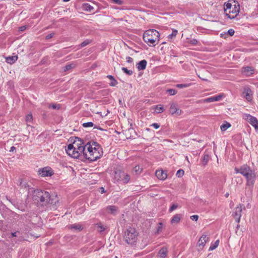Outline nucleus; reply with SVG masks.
<instances>
[{"label": "nucleus", "instance_id": "1", "mask_svg": "<svg viewBox=\"0 0 258 258\" xmlns=\"http://www.w3.org/2000/svg\"><path fill=\"white\" fill-rule=\"evenodd\" d=\"M102 155V148L97 142H90L86 144L84 158L91 161H94L100 158Z\"/></svg>", "mask_w": 258, "mask_h": 258}, {"label": "nucleus", "instance_id": "2", "mask_svg": "<svg viewBox=\"0 0 258 258\" xmlns=\"http://www.w3.org/2000/svg\"><path fill=\"white\" fill-rule=\"evenodd\" d=\"M29 194L31 191L32 194L31 198L34 203L39 204L41 206H46L48 204H52L54 202L53 199H51L49 192L42 190H33L32 188L28 189Z\"/></svg>", "mask_w": 258, "mask_h": 258}, {"label": "nucleus", "instance_id": "3", "mask_svg": "<svg viewBox=\"0 0 258 258\" xmlns=\"http://www.w3.org/2000/svg\"><path fill=\"white\" fill-rule=\"evenodd\" d=\"M159 33L156 30H148L143 35V39L147 44L156 45L155 42L159 41Z\"/></svg>", "mask_w": 258, "mask_h": 258}, {"label": "nucleus", "instance_id": "4", "mask_svg": "<svg viewBox=\"0 0 258 258\" xmlns=\"http://www.w3.org/2000/svg\"><path fill=\"white\" fill-rule=\"evenodd\" d=\"M239 12V5L235 4L232 5L230 3H227L225 5L224 12L227 17L230 19L235 18Z\"/></svg>", "mask_w": 258, "mask_h": 258}, {"label": "nucleus", "instance_id": "5", "mask_svg": "<svg viewBox=\"0 0 258 258\" xmlns=\"http://www.w3.org/2000/svg\"><path fill=\"white\" fill-rule=\"evenodd\" d=\"M137 232L133 228H129L124 232V239L128 244L134 245L137 240Z\"/></svg>", "mask_w": 258, "mask_h": 258}, {"label": "nucleus", "instance_id": "6", "mask_svg": "<svg viewBox=\"0 0 258 258\" xmlns=\"http://www.w3.org/2000/svg\"><path fill=\"white\" fill-rule=\"evenodd\" d=\"M86 145L85 146L80 147L79 148H75L74 150L71 149L69 150V149H67L66 152L67 154L71 156L72 158H77V159H82L84 158V152L85 151Z\"/></svg>", "mask_w": 258, "mask_h": 258}, {"label": "nucleus", "instance_id": "7", "mask_svg": "<svg viewBox=\"0 0 258 258\" xmlns=\"http://www.w3.org/2000/svg\"><path fill=\"white\" fill-rule=\"evenodd\" d=\"M235 171L236 173H239L246 177H252L255 176L254 171L247 164L243 165L240 168H235Z\"/></svg>", "mask_w": 258, "mask_h": 258}, {"label": "nucleus", "instance_id": "8", "mask_svg": "<svg viewBox=\"0 0 258 258\" xmlns=\"http://www.w3.org/2000/svg\"><path fill=\"white\" fill-rule=\"evenodd\" d=\"M243 118L246 120L256 131H258V120L255 117L251 116L249 114H244Z\"/></svg>", "mask_w": 258, "mask_h": 258}, {"label": "nucleus", "instance_id": "9", "mask_svg": "<svg viewBox=\"0 0 258 258\" xmlns=\"http://www.w3.org/2000/svg\"><path fill=\"white\" fill-rule=\"evenodd\" d=\"M38 173L42 177L51 176L53 175L54 172L52 169L49 166H46L40 168L38 170Z\"/></svg>", "mask_w": 258, "mask_h": 258}, {"label": "nucleus", "instance_id": "10", "mask_svg": "<svg viewBox=\"0 0 258 258\" xmlns=\"http://www.w3.org/2000/svg\"><path fill=\"white\" fill-rule=\"evenodd\" d=\"M243 208H245L244 206L243 205L239 204L234 209L232 215L235 219L236 222L237 223H239L240 222Z\"/></svg>", "mask_w": 258, "mask_h": 258}, {"label": "nucleus", "instance_id": "11", "mask_svg": "<svg viewBox=\"0 0 258 258\" xmlns=\"http://www.w3.org/2000/svg\"><path fill=\"white\" fill-rule=\"evenodd\" d=\"M84 142L82 140L78 137H75V139L74 140L73 143L72 144H70L68 146L67 149L70 150L75 149V148H79L80 147L85 146Z\"/></svg>", "mask_w": 258, "mask_h": 258}, {"label": "nucleus", "instance_id": "12", "mask_svg": "<svg viewBox=\"0 0 258 258\" xmlns=\"http://www.w3.org/2000/svg\"><path fill=\"white\" fill-rule=\"evenodd\" d=\"M241 72L243 76L249 77L254 74V69L251 67H244L242 68Z\"/></svg>", "mask_w": 258, "mask_h": 258}, {"label": "nucleus", "instance_id": "13", "mask_svg": "<svg viewBox=\"0 0 258 258\" xmlns=\"http://www.w3.org/2000/svg\"><path fill=\"white\" fill-rule=\"evenodd\" d=\"M169 111L171 114L176 115H180L182 112V111L178 107L177 105L174 103L171 104Z\"/></svg>", "mask_w": 258, "mask_h": 258}, {"label": "nucleus", "instance_id": "14", "mask_svg": "<svg viewBox=\"0 0 258 258\" xmlns=\"http://www.w3.org/2000/svg\"><path fill=\"white\" fill-rule=\"evenodd\" d=\"M209 240V237L206 235H203L198 242V246L202 249L205 245L206 242Z\"/></svg>", "mask_w": 258, "mask_h": 258}, {"label": "nucleus", "instance_id": "15", "mask_svg": "<svg viewBox=\"0 0 258 258\" xmlns=\"http://www.w3.org/2000/svg\"><path fill=\"white\" fill-rule=\"evenodd\" d=\"M244 98L248 101L250 102L252 99V93L250 89L248 87H245L243 92Z\"/></svg>", "mask_w": 258, "mask_h": 258}, {"label": "nucleus", "instance_id": "16", "mask_svg": "<svg viewBox=\"0 0 258 258\" xmlns=\"http://www.w3.org/2000/svg\"><path fill=\"white\" fill-rule=\"evenodd\" d=\"M147 62L143 59L137 64V67L139 71L144 70L147 66Z\"/></svg>", "mask_w": 258, "mask_h": 258}, {"label": "nucleus", "instance_id": "17", "mask_svg": "<svg viewBox=\"0 0 258 258\" xmlns=\"http://www.w3.org/2000/svg\"><path fill=\"white\" fill-rule=\"evenodd\" d=\"M115 177H128L129 175L125 173L123 171L120 169H117L114 172Z\"/></svg>", "mask_w": 258, "mask_h": 258}, {"label": "nucleus", "instance_id": "18", "mask_svg": "<svg viewBox=\"0 0 258 258\" xmlns=\"http://www.w3.org/2000/svg\"><path fill=\"white\" fill-rule=\"evenodd\" d=\"M222 95H218L216 96H212L204 100L205 102H212L214 101H217L221 99Z\"/></svg>", "mask_w": 258, "mask_h": 258}, {"label": "nucleus", "instance_id": "19", "mask_svg": "<svg viewBox=\"0 0 258 258\" xmlns=\"http://www.w3.org/2000/svg\"><path fill=\"white\" fill-rule=\"evenodd\" d=\"M69 228L74 231H80L83 229L82 225L79 224H74L69 226Z\"/></svg>", "mask_w": 258, "mask_h": 258}, {"label": "nucleus", "instance_id": "20", "mask_svg": "<svg viewBox=\"0 0 258 258\" xmlns=\"http://www.w3.org/2000/svg\"><path fill=\"white\" fill-rule=\"evenodd\" d=\"M118 208L115 206H109L106 207V210L108 213L114 214L117 211Z\"/></svg>", "mask_w": 258, "mask_h": 258}, {"label": "nucleus", "instance_id": "21", "mask_svg": "<svg viewBox=\"0 0 258 258\" xmlns=\"http://www.w3.org/2000/svg\"><path fill=\"white\" fill-rule=\"evenodd\" d=\"M167 249L165 247L162 248L158 252V255L161 258H165L167 255Z\"/></svg>", "mask_w": 258, "mask_h": 258}, {"label": "nucleus", "instance_id": "22", "mask_svg": "<svg viewBox=\"0 0 258 258\" xmlns=\"http://www.w3.org/2000/svg\"><path fill=\"white\" fill-rule=\"evenodd\" d=\"M17 59L18 56L17 55L8 56L6 57V61L10 64H13L17 60Z\"/></svg>", "mask_w": 258, "mask_h": 258}, {"label": "nucleus", "instance_id": "23", "mask_svg": "<svg viewBox=\"0 0 258 258\" xmlns=\"http://www.w3.org/2000/svg\"><path fill=\"white\" fill-rule=\"evenodd\" d=\"M19 185L21 188H26L27 187H29V185L28 183L25 181L22 178H19L18 180Z\"/></svg>", "mask_w": 258, "mask_h": 258}, {"label": "nucleus", "instance_id": "24", "mask_svg": "<svg viewBox=\"0 0 258 258\" xmlns=\"http://www.w3.org/2000/svg\"><path fill=\"white\" fill-rule=\"evenodd\" d=\"M106 77L111 81V82L109 83V85L110 86H115L117 84V81L112 75H107Z\"/></svg>", "mask_w": 258, "mask_h": 258}, {"label": "nucleus", "instance_id": "25", "mask_svg": "<svg viewBox=\"0 0 258 258\" xmlns=\"http://www.w3.org/2000/svg\"><path fill=\"white\" fill-rule=\"evenodd\" d=\"M180 216L179 214H176L174 215L171 220V224L177 223L180 221Z\"/></svg>", "mask_w": 258, "mask_h": 258}, {"label": "nucleus", "instance_id": "26", "mask_svg": "<svg viewBox=\"0 0 258 258\" xmlns=\"http://www.w3.org/2000/svg\"><path fill=\"white\" fill-rule=\"evenodd\" d=\"M164 174L165 175V177H167V174L165 173V171L162 170H156L155 172V175L157 177H159L160 176L163 177Z\"/></svg>", "mask_w": 258, "mask_h": 258}, {"label": "nucleus", "instance_id": "27", "mask_svg": "<svg viewBox=\"0 0 258 258\" xmlns=\"http://www.w3.org/2000/svg\"><path fill=\"white\" fill-rule=\"evenodd\" d=\"M83 8L84 10L88 12H92L94 10V8L88 3L84 4Z\"/></svg>", "mask_w": 258, "mask_h": 258}, {"label": "nucleus", "instance_id": "28", "mask_svg": "<svg viewBox=\"0 0 258 258\" xmlns=\"http://www.w3.org/2000/svg\"><path fill=\"white\" fill-rule=\"evenodd\" d=\"M230 126H231L230 123L229 122H226L225 123H223L221 125L220 128L222 132H224V131H225L226 130H227Z\"/></svg>", "mask_w": 258, "mask_h": 258}, {"label": "nucleus", "instance_id": "29", "mask_svg": "<svg viewBox=\"0 0 258 258\" xmlns=\"http://www.w3.org/2000/svg\"><path fill=\"white\" fill-rule=\"evenodd\" d=\"M164 111V108L161 105H158L155 107V111L157 113H160Z\"/></svg>", "mask_w": 258, "mask_h": 258}, {"label": "nucleus", "instance_id": "30", "mask_svg": "<svg viewBox=\"0 0 258 258\" xmlns=\"http://www.w3.org/2000/svg\"><path fill=\"white\" fill-rule=\"evenodd\" d=\"M133 172H135L136 175H138L142 172V168H141L139 166H136L133 170Z\"/></svg>", "mask_w": 258, "mask_h": 258}, {"label": "nucleus", "instance_id": "31", "mask_svg": "<svg viewBox=\"0 0 258 258\" xmlns=\"http://www.w3.org/2000/svg\"><path fill=\"white\" fill-rule=\"evenodd\" d=\"M48 107L49 108H52L53 109L58 110L60 108V105L59 104H49L48 106Z\"/></svg>", "mask_w": 258, "mask_h": 258}, {"label": "nucleus", "instance_id": "32", "mask_svg": "<svg viewBox=\"0 0 258 258\" xmlns=\"http://www.w3.org/2000/svg\"><path fill=\"white\" fill-rule=\"evenodd\" d=\"M121 70L126 74L128 75H132L133 74V72L132 70H128L127 68L123 67L121 68Z\"/></svg>", "mask_w": 258, "mask_h": 258}, {"label": "nucleus", "instance_id": "33", "mask_svg": "<svg viewBox=\"0 0 258 258\" xmlns=\"http://www.w3.org/2000/svg\"><path fill=\"white\" fill-rule=\"evenodd\" d=\"M191 85V83H188V84H177L176 86H177V87H178L179 88H182L188 87L190 86Z\"/></svg>", "mask_w": 258, "mask_h": 258}, {"label": "nucleus", "instance_id": "34", "mask_svg": "<svg viewBox=\"0 0 258 258\" xmlns=\"http://www.w3.org/2000/svg\"><path fill=\"white\" fill-rule=\"evenodd\" d=\"M177 32H178V31L177 30H176V29L172 30V33L171 34H169L168 36V38L169 39H172L173 37H175L177 34Z\"/></svg>", "mask_w": 258, "mask_h": 258}, {"label": "nucleus", "instance_id": "35", "mask_svg": "<svg viewBox=\"0 0 258 258\" xmlns=\"http://www.w3.org/2000/svg\"><path fill=\"white\" fill-rule=\"evenodd\" d=\"M209 155H204V156L203 157V161H202V164H203V165H205L207 164L208 161H209Z\"/></svg>", "mask_w": 258, "mask_h": 258}, {"label": "nucleus", "instance_id": "36", "mask_svg": "<svg viewBox=\"0 0 258 258\" xmlns=\"http://www.w3.org/2000/svg\"><path fill=\"white\" fill-rule=\"evenodd\" d=\"M184 171L182 169L178 170L176 174V175L177 177H181L184 175Z\"/></svg>", "mask_w": 258, "mask_h": 258}, {"label": "nucleus", "instance_id": "37", "mask_svg": "<svg viewBox=\"0 0 258 258\" xmlns=\"http://www.w3.org/2000/svg\"><path fill=\"white\" fill-rule=\"evenodd\" d=\"M91 40H90L89 39H86L80 44V46L82 47H83L88 45L89 44H90L91 43Z\"/></svg>", "mask_w": 258, "mask_h": 258}, {"label": "nucleus", "instance_id": "38", "mask_svg": "<svg viewBox=\"0 0 258 258\" xmlns=\"http://www.w3.org/2000/svg\"><path fill=\"white\" fill-rule=\"evenodd\" d=\"M219 240H217L215 241V243L212 246H211L209 248V250H214V249H215L219 245Z\"/></svg>", "mask_w": 258, "mask_h": 258}, {"label": "nucleus", "instance_id": "39", "mask_svg": "<svg viewBox=\"0 0 258 258\" xmlns=\"http://www.w3.org/2000/svg\"><path fill=\"white\" fill-rule=\"evenodd\" d=\"M167 92L170 95L172 96L175 95L177 91L173 89H169L167 90Z\"/></svg>", "mask_w": 258, "mask_h": 258}, {"label": "nucleus", "instance_id": "40", "mask_svg": "<svg viewBox=\"0 0 258 258\" xmlns=\"http://www.w3.org/2000/svg\"><path fill=\"white\" fill-rule=\"evenodd\" d=\"M254 178H246V183L248 185H252L254 183Z\"/></svg>", "mask_w": 258, "mask_h": 258}, {"label": "nucleus", "instance_id": "41", "mask_svg": "<svg viewBox=\"0 0 258 258\" xmlns=\"http://www.w3.org/2000/svg\"><path fill=\"white\" fill-rule=\"evenodd\" d=\"M94 125L92 122H87L83 124V126L84 127H92Z\"/></svg>", "mask_w": 258, "mask_h": 258}, {"label": "nucleus", "instance_id": "42", "mask_svg": "<svg viewBox=\"0 0 258 258\" xmlns=\"http://www.w3.org/2000/svg\"><path fill=\"white\" fill-rule=\"evenodd\" d=\"M178 205L177 204H173L171 207L170 208L169 210V211L170 212H172L173 211H174V210H175L178 207Z\"/></svg>", "mask_w": 258, "mask_h": 258}, {"label": "nucleus", "instance_id": "43", "mask_svg": "<svg viewBox=\"0 0 258 258\" xmlns=\"http://www.w3.org/2000/svg\"><path fill=\"white\" fill-rule=\"evenodd\" d=\"M198 40L196 39H192L189 40L188 43L193 45H196L198 44Z\"/></svg>", "mask_w": 258, "mask_h": 258}, {"label": "nucleus", "instance_id": "44", "mask_svg": "<svg viewBox=\"0 0 258 258\" xmlns=\"http://www.w3.org/2000/svg\"><path fill=\"white\" fill-rule=\"evenodd\" d=\"M26 121L27 122H31L32 121V115L31 114H28L26 116Z\"/></svg>", "mask_w": 258, "mask_h": 258}, {"label": "nucleus", "instance_id": "45", "mask_svg": "<svg viewBox=\"0 0 258 258\" xmlns=\"http://www.w3.org/2000/svg\"><path fill=\"white\" fill-rule=\"evenodd\" d=\"M162 228V223H159L158 225L157 231V233H159L160 231H161Z\"/></svg>", "mask_w": 258, "mask_h": 258}, {"label": "nucleus", "instance_id": "46", "mask_svg": "<svg viewBox=\"0 0 258 258\" xmlns=\"http://www.w3.org/2000/svg\"><path fill=\"white\" fill-rule=\"evenodd\" d=\"M150 126L154 127L156 129H158L160 127V125L157 123H153Z\"/></svg>", "mask_w": 258, "mask_h": 258}, {"label": "nucleus", "instance_id": "47", "mask_svg": "<svg viewBox=\"0 0 258 258\" xmlns=\"http://www.w3.org/2000/svg\"><path fill=\"white\" fill-rule=\"evenodd\" d=\"M227 33L229 35L233 36L234 34V30L232 29H230L228 31Z\"/></svg>", "mask_w": 258, "mask_h": 258}, {"label": "nucleus", "instance_id": "48", "mask_svg": "<svg viewBox=\"0 0 258 258\" xmlns=\"http://www.w3.org/2000/svg\"><path fill=\"white\" fill-rule=\"evenodd\" d=\"M199 216L197 215H192L190 217V219L192 220L197 221L198 220Z\"/></svg>", "mask_w": 258, "mask_h": 258}, {"label": "nucleus", "instance_id": "49", "mask_svg": "<svg viewBox=\"0 0 258 258\" xmlns=\"http://www.w3.org/2000/svg\"><path fill=\"white\" fill-rule=\"evenodd\" d=\"M97 225L98 226V227L100 228V230H99V231L100 232H103V231H104L105 230V228L104 227H103L101 224H97Z\"/></svg>", "mask_w": 258, "mask_h": 258}, {"label": "nucleus", "instance_id": "50", "mask_svg": "<svg viewBox=\"0 0 258 258\" xmlns=\"http://www.w3.org/2000/svg\"><path fill=\"white\" fill-rule=\"evenodd\" d=\"M126 61L128 63H132L133 62V59L130 56H127L126 57Z\"/></svg>", "mask_w": 258, "mask_h": 258}, {"label": "nucleus", "instance_id": "51", "mask_svg": "<svg viewBox=\"0 0 258 258\" xmlns=\"http://www.w3.org/2000/svg\"><path fill=\"white\" fill-rule=\"evenodd\" d=\"M27 26H22L19 27V31H24L26 29Z\"/></svg>", "mask_w": 258, "mask_h": 258}, {"label": "nucleus", "instance_id": "52", "mask_svg": "<svg viewBox=\"0 0 258 258\" xmlns=\"http://www.w3.org/2000/svg\"><path fill=\"white\" fill-rule=\"evenodd\" d=\"M54 35V34L53 33H50V34L47 35V36H46L45 38H46V39H49L51 38L52 37H53Z\"/></svg>", "mask_w": 258, "mask_h": 258}, {"label": "nucleus", "instance_id": "53", "mask_svg": "<svg viewBox=\"0 0 258 258\" xmlns=\"http://www.w3.org/2000/svg\"><path fill=\"white\" fill-rule=\"evenodd\" d=\"M72 68V64H68V65H67L65 67H64V70L65 71H68L69 70H70V69H71Z\"/></svg>", "mask_w": 258, "mask_h": 258}, {"label": "nucleus", "instance_id": "54", "mask_svg": "<svg viewBox=\"0 0 258 258\" xmlns=\"http://www.w3.org/2000/svg\"><path fill=\"white\" fill-rule=\"evenodd\" d=\"M16 147H15L14 146H12L10 148V152H14V151H16Z\"/></svg>", "mask_w": 258, "mask_h": 258}, {"label": "nucleus", "instance_id": "55", "mask_svg": "<svg viewBox=\"0 0 258 258\" xmlns=\"http://www.w3.org/2000/svg\"><path fill=\"white\" fill-rule=\"evenodd\" d=\"M100 190L99 191L101 192V194L104 193L105 192L104 188L103 187H100Z\"/></svg>", "mask_w": 258, "mask_h": 258}, {"label": "nucleus", "instance_id": "56", "mask_svg": "<svg viewBox=\"0 0 258 258\" xmlns=\"http://www.w3.org/2000/svg\"><path fill=\"white\" fill-rule=\"evenodd\" d=\"M12 235L13 236L16 237V236H17V232L12 233Z\"/></svg>", "mask_w": 258, "mask_h": 258}, {"label": "nucleus", "instance_id": "57", "mask_svg": "<svg viewBox=\"0 0 258 258\" xmlns=\"http://www.w3.org/2000/svg\"><path fill=\"white\" fill-rule=\"evenodd\" d=\"M238 181H236V182L237 183L238 182H241L242 181V179L241 178H238Z\"/></svg>", "mask_w": 258, "mask_h": 258}, {"label": "nucleus", "instance_id": "58", "mask_svg": "<svg viewBox=\"0 0 258 258\" xmlns=\"http://www.w3.org/2000/svg\"><path fill=\"white\" fill-rule=\"evenodd\" d=\"M225 197H226V198H228V196H229V193H228V192H227V193L225 194Z\"/></svg>", "mask_w": 258, "mask_h": 258}, {"label": "nucleus", "instance_id": "59", "mask_svg": "<svg viewBox=\"0 0 258 258\" xmlns=\"http://www.w3.org/2000/svg\"><path fill=\"white\" fill-rule=\"evenodd\" d=\"M124 179H125V181H124V182H126H126H128V180H127V178H124Z\"/></svg>", "mask_w": 258, "mask_h": 258}, {"label": "nucleus", "instance_id": "60", "mask_svg": "<svg viewBox=\"0 0 258 258\" xmlns=\"http://www.w3.org/2000/svg\"><path fill=\"white\" fill-rule=\"evenodd\" d=\"M199 77L201 79L203 80H206L204 78H202L200 76H199Z\"/></svg>", "mask_w": 258, "mask_h": 258}, {"label": "nucleus", "instance_id": "61", "mask_svg": "<svg viewBox=\"0 0 258 258\" xmlns=\"http://www.w3.org/2000/svg\"><path fill=\"white\" fill-rule=\"evenodd\" d=\"M162 180H164L166 178H161Z\"/></svg>", "mask_w": 258, "mask_h": 258}]
</instances>
